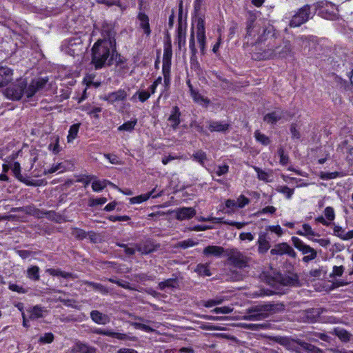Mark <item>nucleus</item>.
Returning <instances> with one entry per match:
<instances>
[{
  "mask_svg": "<svg viewBox=\"0 0 353 353\" xmlns=\"http://www.w3.org/2000/svg\"><path fill=\"white\" fill-rule=\"evenodd\" d=\"M116 52V45L106 40L97 41L92 48L91 63L95 70L111 65Z\"/></svg>",
  "mask_w": 353,
  "mask_h": 353,
  "instance_id": "obj_1",
  "label": "nucleus"
},
{
  "mask_svg": "<svg viewBox=\"0 0 353 353\" xmlns=\"http://www.w3.org/2000/svg\"><path fill=\"white\" fill-rule=\"evenodd\" d=\"M47 82V79L38 78L33 79L27 87L26 82L24 80H20L17 83L8 88L7 94L14 100L21 99L23 95H26L27 98H30L37 92L43 89Z\"/></svg>",
  "mask_w": 353,
  "mask_h": 353,
  "instance_id": "obj_2",
  "label": "nucleus"
},
{
  "mask_svg": "<svg viewBox=\"0 0 353 353\" xmlns=\"http://www.w3.org/2000/svg\"><path fill=\"white\" fill-rule=\"evenodd\" d=\"M292 48L291 43L288 40H283L276 47L271 46L263 54V59L270 58H286L292 55Z\"/></svg>",
  "mask_w": 353,
  "mask_h": 353,
  "instance_id": "obj_3",
  "label": "nucleus"
},
{
  "mask_svg": "<svg viewBox=\"0 0 353 353\" xmlns=\"http://www.w3.org/2000/svg\"><path fill=\"white\" fill-rule=\"evenodd\" d=\"M263 20H257L256 13L249 12L246 23V34L245 38L249 41L252 40V42H255V39L258 37L259 34L261 32V28H263Z\"/></svg>",
  "mask_w": 353,
  "mask_h": 353,
  "instance_id": "obj_4",
  "label": "nucleus"
},
{
  "mask_svg": "<svg viewBox=\"0 0 353 353\" xmlns=\"http://www.w3.org/2000/svg\"><path fill=\"white\" fill-rule=\"evenodd\" d=\"M316 11L311 12V6L305 5L299 8L292 17L289 26L291 28L299 27L306 23L310 19H312L315 14Z\"/></svg>",
  "mask_w": 353,
  "mask_h": 353,
  "instance_id": "obj_5",
  "label": "nucleus"
},
{
  "mask_svg": "<svg viewBox=\"0 0 353 353\" xmlns=\"http://www.w3.org/2000/svg\"><path fill=\"white\" fill-rule=\"evenodd\" d=\"M225 256L236 268H243L248 266L250 259L236 248L227 249Z\"/></svg>",
  "mask_w": 353,
  "mask_h": 353,
  "instance_id": "obj_6",
  "label": "nucleus"
},
{
  "mask_svg": "<svg viewBox=\"0 0 353 353\" xmlns=\"http://www.w3.org/2000/svg\"><path fill=\"white\" fill-rule=\"evenodd\" d=\"M293 245L304 255L303 262L308 263L317 256V252L308 245H306L300 239L296 236L292 237Z\"/></svg>",
  "mask_w": 353,
  "mask_h": 353,
  "instance_id": "obj_7",
  "label": "nucleus"
},
{
  "mask_svg": "<svg viewBox=\"0 0 353 353\" xmlns=\"http://www.w3.org/2000/svg\"><path fill=\"white\" fill-rule=\"evenodd\" d=\"M292 116L288 110L277 107L272 112L265 114L263 117V121L268 124L274 125L280 121H287Z\"/></svg>",
  "mask_w": 353,
  "mask_h": 353,
  "instance_id": "obj_8",
  "label": "nucleus"
},
{
  "mask_svg": "<svg viewBox=\"0 0 353 353\" xmlns=\"http://www.w3.org/2000/svg\"><path fill=\"white\" fill-rule=\"evenodd\" d=\"M319 10V15L326 19H334L336 17L335 6L328 1L317 2L315 11Z\"/></svg>",
  "mask_w": 353,
  "mask_h": 353,
  "instance_id": "obj_9",
  "label": "nucleus"
},
{
  "mask_svg": "<svg viewBox=\"0 0 353 353\" xmlns=\"http://www.w3.org/2000/svg\"><path fill=\"white\" fill-rule=\"evenodd\" d=\"M256 312L265 316V319L270 314H273L281 311H283L285 306L282 303H268L256 305Z\"/></svg>",
  "mask_w": 353,
  "mask_h": 353,
  "instance_id": "obj_10",
  "label": "nucleus"
},
{
  "mask_svg": "<svg viewBox=\"0 0 353 353\" xmlns=\"http://www.w3.org/2000/svg\"><path fill=\"white\" fill-rule=\"evenodd\" d=\"M196 38L201 52L204 54L205 50V21L202 17L196 19Z\"/></svg>",
  "mask_w": 353,
  "mask_h": 353,
  "instance_id": "obj_11",
  "label": "nucleus"
},
{
  "mask_svg": "<svg viewBox=\"0 0 353 353\" xmlns=\"http://www.w3.org/2000/svg\"><path fill=\"white\" fill-rule=\"evenodd\" d=\"M276 32L274 26L263 20V28H261L258 37L255 39V43H262L268 39L274 38Z\"/></svg>",
  "mask_w": 353,
  "mask_h": 353,
  "instance_id": "obj_12",
  "label": "nucleus"
},
{
  "mask_svg": "<svg viewBox=\"0 0 353 353\" xmlns=\"http://www.w3.org/2000/svg\"><path fill=\"white\" fill-rule=\"evenodd\" d=\"M272 255H284L286 254L292 258H296V254L294 249L287 243H281L276 244L270 250Z\"/></svg>",
  "mask_w": 353,
  "mask_h": 353,
  "instance_id": "obj_13",
  "label": "nucleus"
},
{
  "mask_svg": "<svg viewBox=\"0 0 353 353\" xmlns=\"http://www.w3.org/2000/svg\"><path fill=\"white\" fill-rule=\"evenodd\" d=\"M128 94L125 90L119 89L117 91L110 92L105 95L103 99L107 101L110 103L123 101L126 99Z\"/></svg>",
  "mask_w": 353,
  "mask_h": 353,
  "instance_id": "obj_14",
  "label": "nucleus"
},
{
  "mask_svg": "<svg viewBox=\"0 0 353 353\" xmlns=\"http://www.w3.org/2000/svg\"><path fill=\"white\" fill-rule=\"evenodd\" d=\"M270 238L268 234L265 232H261L259 234L257 241L258 252L260 254H264L268 252L270 248Z\"/></svg>",
  "mask_w": 353,
  "mask_h": 353,
  "instance_id": "obj_15",
  "label": "nucleus"
},
{
  "mask_svg": "<svg viewBox=\"0 0 353 353\" xmlns=\"http://www.w3.org/2000/svg\"><path fill=\"white\" fill-rule=\"evenodd\" d=\"M172 57V46L170 41H168L164 45L162 70H170Z\"/></svg>",
  "mask_w": 353,
  "mask_h": 353,
  "instance_id": "obj_16",
  "label": "nucleus"
},
{
  "mask_svg": "<svg viewBox=\"0 0 353 353\" xmlns=\"http://www.w3.org/2000/svg\"><path fill=\"white\" fill-rule=\"evenodd\" d=\"M92 332L96 334H101L103 336L114 337L121 341L130 339V337L125 334L115 332L110 330H103L101 328H94L93 330H92Z\"/></svg>",
  "mask_w": 353,
  "mask_h": 353,
  "instance_id": "obj_17",
  "label": "nucleus"
},
{
  "mask_svg": "<svg viewBox=\"0 0 353 353\" xmlns=\"http://www.w3.org/2000/svg\"><path fill=\"white\" fill-rule=\"evenodd\" d=\"M115 34L113 28L111 25H103L101 30L102 39L98 41H111L112 44L116 45Z\"/></svg>",
  "mask_w": 353,
  "mask_h": 353,
  "instance_id": "obj_18",
  "label": "nucleus"
},
{
  "mask_svg": "<svg viewBox=\"0 0 353 353\" xmlns=\"http://www.w3.org/2000/svg\"><path fill=\"white\" fill-rule=\"evenodd\" d=\"M195 214L196 210L193 208L183 207L176 210V219L179 221L190 219Z\"/></svg>",
  "mask_w": 353,
  "mask_h": 353,
  "instance_id": "obj_19",
  "label": "nucleus"
},
{
  "mask_svg": "<svg viewBox=\"0 0 353 353\" xmlns=\"http://www.w3.org/2000/svg\"><path fill=\"white\" fill-rule=\"evenodd\" d=\"M12 70L6 66H0V88L7 85L12 79Z\"/></svg>",
  "mask_w": 353,
  "mask_h": 353,
  "instance_id": "obj_20",
  "label": "nucleus"
},
{
  "mask_svg": "<svg viewBox=\"0 0 353 353\" xmlns=\"http://www.w3.org/2000/svg\"><path fill=\"white\" fill-rule=\"evenodd\" d=\"M225 252L226 250L221 246L208 245L203 249V254L207 256H213L220 257L223 254L225 256Z\"/></svg>",
  "mask_w": 353,
  "mask_h": 353,
  "instance_id": "obj_21",
  "label": "nucleus"
},
{
  "mask_svg": "<svg viewBox=\"0 0 353 353\" xmlns=\"http://www.w3.org/2000/svg\"><path fill=\"white\" fill-rule=\"evenodd\" d=\"M90 318L92 321L99 325H106L110 321V318L107 314H103L99 310H92Z\"/></svg>",
  "mask_w": 353,
  "mask_h": 353,
  "instance_id": "obj_22",
  "label": "nucleus"
},
{
  "mask_svg": "<svg viewBox=\"0 0 353 353\" xmlns=\"http://www.w3.org/2000/svg\"><path fill=\"white\" fill-rule=\"evenodd\" d=\"M180 116L181 112L179 108L177 106H174L172 109L171 114L168 117L170 125L174 130H176L181 123Z\"/></svg>",
  "mask_w": 353,
  "mask_h": 353,
  "instance_id": "obj_23",
  "label": "nucleus"
},
{
  "mask_svg": "<svg viewBox=\"0 0 353 353\" xmlns=\"http://www.w3.org/2000/svg\"><path fill=\"white\" fill-rule=\"evenodd\" d=\"M72 351L74 353H97V350L94 347L79 341L76 343Z\"/></svg>",
  "mask_w": 353,
  "mask_h": 353,
  "instance_id": "obj_24",
  "label": "nucleus"
},
{
  "mask_svg": "<svg viewBox=\"0 0 353 353\" xmlns=\"http://www.w3.org/2000/svg\"><path fill=\"white\" fill-rule=\"evenodd\" d=\"M179 287V281L177 277L170 278L161 281L158 284V288L160 290H164L166 288L168 289H177Z\"/></svg>",
  "mask_w": 353,
  "mask_h": 353,
  "instance_id": "obj_25",
  "label": "nucleus"
},
{
  "mask_svg": "<svg viewBox=\"0 0 353 353\" xmlns=\"http://www.w3.org/2000/svg\"><path fill=\"white\" fill-rule=\"evenodd\" d=\"M265 319V316L256 312V307H252L248 310L246 314L243 316V319L248 321H261Z\"/></svg>",
  "mask_w": 353,
  "mask_h": 353,
  "instance_id": "obj_26",
  "label": "nucleus"
},
{
  "mask_svg": "<svg viewBox=\"0 0 353 353\" xmlns=\"http://www.w3.org/2000/svg\"><path fill=\"white\" fill-rule=\"evenodd\" d=\"M11 170L14 174V176L21 182L24 183L28 185H32L33 183L28 180H26L21 174V165L19 162H14L11 165Z\"/></svg>",
  "mask_w": 353,
  "mask_h": 353,
  "instance_id": "obj_27",
  "label": "nucleus"
},
{
  "mask_svg": "<svg viewBox=\"0 0 353 353\" xmlns=\"http://www.w3.org/2000/svg\"><path fill=\"white\" fill-rule=\"evenodd\" d=\"M137 250L141 254H148L157 250V245H154L150 241H145L143 245H136Z\"/></svg>",
  "mask_w": 353,
  "mask_h": 353,
  "instance_id": "obj_28",
  "label": "nucleus"
},
{
  "mask_svg": "<svg viewBox=\"0 0 353 353\" xmlns=\"http://www.w3.org/2000/svg\"><path fill=\"white\" fill-rule=\"evenodd\" d=\"M138 19L140 21V27L143 30V32L147 36H149L150 34L151 30L148 15L143 12H140L138 14Z\"/></svg>",
  "mask_w": 353,
  "mask_h": 353,
  "instance_id": "obj_29",
  "label": "nucleus"
},
{
  "mask_svg": "<svg viewBox=\"0 0 353 353\" xmlns=\"http://www.w3.org/2000/svg\"><path fill=\"white\" fill-rule=\"evenodd\" d=\"M188 85L190 88V94L192 97L193 98V100L195 102L197 103H203L205 105H208L210 103V100L207 98H204L203 96H202L201 94L199 93L198 91L195 90L192 84L190 83V81L187 82Z\"/></svg>",
  "mask_w": 353,
  "mask_h": 353,
  "instance_id": "obj_30",
  "label": "nucleus"
},
{
  "mask_svg": "<svg viewBox=\"0 0 353 353\" xmlns=\"http://www.w3.org/2000/svg\"><path fill=\"white\" fill-rule=\"evenodd\" d=\"M208 128L211 132H225L229 128V124L224 122L211 121L209 122Z\"/></svg>",
  "mask_w": 353,
  "mask_h": 353,
  "instance_id": "obj_31",
  "label": "nucleus"
},
{
  "mask_svg": "<svg viewBox=\"0 0 353 353\" xmlns=\"http://www.w3.org/2000/svg\"><path fill=\"white\" fill-rule=\"evenodd\" d=\"M333 334L339 337V339L343 342L350 341L352 334L346 330L341 327H336L332 332Z\"/></svg>",
  "mask_w": 353,
  "mask_h": 353,
  "instance_id": "obj_32",
  "label": "nucleus"
},
{
  "mask_svg": "<svg viewBox=\"0 0 353 353\" xmlns=\"http://www.w3.org/2000/svg\"><path fill=\"white\" fill-rule=\"evenodd\" d=\"M47 273L53 276H61L65 279L72 278L74 279V276L70 272H63L60 269L49 268L46 270Z\"/></svg>",
  "mask_w": 353,
  "mask_h": 353,
  "instance_id": "obj_33",
  "label": "nucleus"
},
{
  "mask_svg": "<svg viewBox=\"0 0 353 353\" xmlns=\"http://www.w3.org/2000/svg\"><path fill=\"white\" fill-rule=\"evenodd\" d=\"M43 312H44L43 307L39 306V305L34 306L32 308H31L29 310L30 319L31 320H34V319L41 318V317H43Z\"/></svg>",
  "mask_w": 353,
  "mask_h": 353,
  "instance_id": "obj_34",
  "label": "nucleus"
},
{
  "mask_svg": "<svg viewBox=\"0 0 353 353\" xmlns=\"http://www.w3.org/2000/svg\"><path fill=\"white\" fill-rule=\"evenodd\" d=\"M298 344L301 346V347L305 350H306L308 353H321L322 351L316 347V346L307 343L304 341H299Z\"/></svg>",
  "mask_w": 353,
  "mask_h": 353,
  "instance_id": "obj_35",
  "label": "nucleus"
},
{
  "mask_svg": "<svg viewBox=\"0 0 353 353\" xmlns=\"http://www.w3.org/2000/svg\"><path fill=\"white\" fill-rule=\"evenodd\" d=\"M27 276L31 280L39 281L40 279L39 268L37 265L29 268L27 270Z\"/></svg>",
  "mask_w": 353,
  "mask_h": 353,
  "instance_id": "obj_36",
  "label": "nucleus"
},
{
  "mask_svg": "<svg viewBox=\"0 0 353 353\" xmlns=\"http://www.w3.org/2000/svg\"><path fill=\"white\" fill-rule=\"evenodd\" d=\"M296 234L301 236H319L315 233V232L312 230L311 226L307 223H304L302 225V230L296 232Z\"/></svg>",
  "mask_w": 353,
  "mask_h": 353,
  "instance_id": "obj_37",
  "label": "nucleus"
},
{
  "mask_svg": "<svg viewBox=\"0 0 353 353\" xmlns=\"http://www.w3.org/2000/svg\"><path fill=\"white\" fill-rule=\"evenodd\" d=\"M79 127L80 123H75L70 126L67 137L68 143L73 141L77 138Z\"/></svg>",
  "mask_w": 353,
  "mask_h": 353,
  "instance_id": "obj_38",
  "label": "nucleus"
},
{
  "mask_svg": "<svg viewBox=\"0 0 353 353\" xmlns=\"http://www.w3.org/2000/svg\"><path fill=\"white\" fill-rule=\"evenodd\" d=\"M208 267H209V265L207 263H205V264L199 263L196 265L195 272L201 276H211V272H210Z\"/></svg>",
  "mask_w": 353,
  "mask_h": 353,
  "instance_id": "obj_39",
  "label": "nucleus"
},
{
  "mask_svg": "<svg viewBox=\"0 0 353 353\" xmlns=\"http://www.w3.org/2000/svg\"><path fill=\"white\" fill-rule=\"evenodd\" d=\"M192 158L201 165L204 166L205 161L207 160V154L205 152L200 150L194 153Z\"/></svg>",
  "mask_w": 353,
  "mask_h": 353,
  "instance_id": "obj_40",
  "label": "nucleus"
},
{
  "mask_svg": "<svg viewBox=\"0 0 353 353\" xmlns=\"http://www.w3.org/2000/svg\"><path fill=\"white\" fill-rule=\"evenodd\" d=\"M84 284L86 285L88 287H91L93 288V290L99 291L103 294H107L108 293V290L107 288L101 285V283H94L92 281H84Z\"/></svg>",
  "mask_w": 353,
  "mask_h": 353,
  "instance_id": "obj_41",
  "label": "nucleus"
},
{
  "mask_svg": "<svg viewBox=\"0 0 353 353\" xmlns=\"http://www.w3.org/2000/svg\"><path fill=\"white\" fill-rule=\"evenodd\" d=\"M108 183L117 188V186L115 185H113L111 182L105 180L103 181H94L92 184V188L94 192H100L102 190H103V188L106 186Z\"/></svg>",
  "mask_w": 353,
  "mask_h": 353,
  "instance_id": "obj_42",
  "label": "nucleus"
},
{
  "mask_svg": "<svg viewBox=\"0 0 353 353\" xmlns=\"http://www.w3.org/2000/svg\"><path fill=\"white\" fill-rule=\"evenodd\" d=\"M197 244H198L197 241H194L192 239H188L187 240H184V241L178 242L176 243V245H175V248L186 249L188 248L196 245Z\"/></svg>",
  "mask_w": 353,
  "mask_h": 353,
  "instance_id": "obj_43",
  "label": "nucleus"
},
{
  "mask_svg": "<svg viewBox=\"0 0 353 353\" xmlns=\"http://www.w3.org/2000/svg\"><path fill=\"white\" fill-rule=\"evenodd\" d=\"M137 123V120L135 119L133 121H130L124 123L121 125L118 128V130L119 131H128L131 132L134 130V126Z\"/></svg>",
  "mask_w": 353,
  "mask_h": 353,
  "instance_id": "obj_44",
  "label": "nucleus"
},
{
  "mask_svg": "<svg viewBox=\"0 0 353 353\" xmlns=\"http://www.w3.org/2000/svg\"><path fill=\"white\" fill-rule=\"evenodd\" d=\"M254 137L257 141L261 143L264 145H268L270 142L269 137L264 134L261 133L258 130L254 132Z\"/></svg>",
  "mask_w": 353,
  "mask_h": 353,
  "instance_id": "obj_45",
  "label": "nucleus"
},
{
  "mask_svg": "<svg viewBox=\"0 0 353 353\" xmlns=\"http://www.w3.org/2000/svg\"><path fill=\"white\" fill-rule=\"evenodd\" d=\"M276 191L284 194L288 199H291L292 194H294V189H291L288 186H279L276 188Z\"/></svg>",
  "mask_w": 353,
  "mask_h": 353,
  "instance_id": "obj_46",
  "label": "nucleus"
},
{
  "mask_svg": "<svg viewBox=\"0 0 353 353\" xmlns=\"http://www.w3.org/2000/svg\"><path fill=\"white\" fill-rule=\"evenodd\" d=\"M340 176H341V174L339 172H321L319 174L320 178L323 180H330V179H335Z\"/></svg>",
  "mask_w": 353,
  "mask_h": 353,
  "instance_id": "obj_47",
  "label": "nucleus"
},
{
  "mask_svg": "<svg viewBox=\"0 0 353 353\" xmlns=\"http://www.w3.org/2000/svg\"><path fill=\"white\" fill-rule=\"evenodd\" d=\"M152 194H144L137 196H134L130 199L131 203H141L143 201H147Z\"/></svg>",
  "mask_w": 353,
  "mask_h": 353,
  "instance_id": "obj_48",
  "label": "nucleus"
},
{
  "mask_svg": "<svg viewBox=\"0 0 353 353\" xmlns=\"http://www.w3.org/2000/svg\"><path fill=\"white\" fill-rule=\"evenodd\" d=\"M254 170L257 173V176H258L259 179H260L261 181H266V182L268 181V177L270 175L268 172L263 171L261 168L256 167V166L254 167Z\"/></svg>",
  "mask_w": 353,
  "mask_h": 353,
  "instance_id": "obj_49",
  "label": "nucleus"
},
{
  "mask_svg": "<svg viewBox=\"0 0 353 353\" xmlns=\"http://www.w3.org/2000/svg\"><path fill=\"white\" fill-rule=\"evenodd\" d=\"M177 41L179 48H181L182 46L185 44V33L183 32L181 27L178 28Z\"/></svg>",
  "mask_w": 353,
  "mask_h": 353,
  "instance_id": "obj_50",
  "label": "nucleus"
},
{
  "mask_svg": "<svg viewBox=\"0 0 353 353\" xmlns=\"http://www.w3.org/2000/svg\"><path fill=\"white\" fill-rule=\"evenodd\" d=\"M278 154L280 157V163L285 165L289 161V157L288 154H285L284 149L283 148H280L278 150Z\"/></svg>",
  "mask_w": 353,
  "mask_h": 353,
  "instance_id": "obj_51",
  "label": "nucleus"
},
{
  "mask_svg": "<svg viewBox=\"0 0 353 353\" xmlns=\"http://www.w3.org/2000/svg\"><path fill=\"white\" fill-rule=\"evenodd\" d=\"M132 325L134 326L136 329L141 330L147 332H152L154 330L151 327L141 323L133 322Z\"/></svg>",
  "mask_w": 353,
  "mask_h": 353,
  "instance_id": "obj_52",
  "label": "nucleus"
},
{
  "mask_svg": "<svg viewBox=\"0 0 353 353\" xmlns=\"http://www.w3.org/2000/svg\"><path fill=\"white\" fill-rule=\"evenodd\" d=\"M97 2L99 3L105 4L108 6H112L115 5L121 8L122 10L125 9L122 7V5L120 3V0H97Z\"/></svg>",
  "mask_w": 353,
  "mask_h": 353,
  "instance_id": "obj_53",
  "label": "nucleus"
},
{
  "mask_svg": "<svg viewBox=\"0 0 353 353\" xmlns=\"http://www.w3.org/2000/svg\"><path fill=\"white\" fill-rule=\"evenodd\" d=\"M54 340V335L52 333H45L43 335L41 336L39 338V342L42 343H50Z\"/></svg>",
  "mask_w": 353,
  "mask_h": 353,
  "instance_id": "obj_54",
  "label": "nucleus"
},
{
  "mask_svg": "<svg viewBox=\"0 0 353 353\" xmlns=\"http://www.w3.org/2000/svg\"><path fill=\"white\" fill-rule=\"evenodd\" d=\"M243 327L245 328L253 330V331H258L261 329H264L266 327L265 324L261 323V324H255V323H246L244 324Z\"/></svg>",
  "mask_w": 353,
  "mask_h": 353,
  "instance_id": "obj_55",
  "label": "nucleus"
},
{
  "mask_svg": "<svg viewBox=\"0 0 353 353\" xmlns=\"http://www.w3.org/2000/svg\"><path fill=\"white\" fill-rule=\"evenodd\" d=\"M233 309L228 306L216 307L212 310V312L215 314H230L232 312Z\"/></svg>",
  "mask_w": 353,
  "mask_h": 353,
  "instance_id": "obj_56",
  "label": "nucleus"
},
{
  "mask_svg": "<svg viewBox=\"0 0 353 353\" xmlns=\"http://www.w3.org/2000/svg\"><path fill=\"white\" fill-rule=\"evenodd\" d=\"M189 48L191 51V55H196V49L195 46V39H194V33L192 30L190 34V38L189 41Z\"/></svg>",
  "mask_w": 353,
  "mask_h": 353,
  "instance_id": "obj_57",
  "label": "nucleus"
},
{
  "mask_svg": "<svg viewBox=\"0 0 353 353\" xmlns=\"http://www.w3.org/2000/svg\"><path fill=\"white\" fill-rule=\"evenodd\" d=\"M72 235L77 239L82 240L87 236L85 231L81 229L75 228L72 231Z\"/></svg>",
  "mask_w": 353,
  "mask_h": 353,
  "instance_id": "obj_58",
  "label": "nucleus"
},
{
  "mask_svg": "<svg viewBox=\"0 0 353 353\" xmlns=\"http://www.w3.org/2000/svg\"><path fill=\"white\" fill-rule=\"evenodd\" d=\"M344 272V267L343 265L334 266L332 272L330 274V277L341 276Z\"/></svg>",
  "mask_w": 353,
  "mask_h": 353,
  "instance_id": "obj_59",
  "label": "nucleus"
},
{
  "mask_svg": "<svg viewBox=\"0 0 353 353\" xmlns=\"http://www.w3.org/2000/svg\"><path fill=\"white\" fill-rule=\"evenodd\" d=\"M136 94H138L139 99L141 102H145L151 96V93H150L149 91H146V90L139 91L136 93Z\"/></svg>",
  "mask_w": 353,
  "mask_h": 353,
  "instance_id": "obj_60",
  "label": "nucleus"
},
{
  "mask_svg": "<svg viewBox=\"0 0 353 353\" xmlns=\"http://www.w3.org/2000/svg\"><path fill=\"white\" fill-rule=\"evenodd\" d=\"M324 214L327 219L330 221H333L335 218L334 210L332 207H327L325 209Z\"/></svg>",
  "mask_w": 353,
  "mask_h": 353,
  "instance_id": "obj_61",
  "label": "nucleus"
},
{
  "mask_svg": "<svg viewBox=\"0 0 353 353\" xmlns=\"http://www.w3.org/2000/svg\"><path fill=\"white\" fill-rule=\"evenodd\" d=\"M229 171V166L228 165H219L217 167V169L214 171V173L217 176H222L225 174Z\"/></svg>",
  "mask_w": 353,
  "mask_h": 353,
  "instance_id": "obj_62",
  "label": "nucleus"
},
{
  "mask_svg": "<svg viewBox=\"0 0 353 353\" xmlns=\"http://www.w3.org/2000/svg\"><path fill=\"white\" fill-rule=\"evenodd\" d=\"M8 288L12 291L17 292L20 294H25L27 292V290L23 288L14 283H10Z\"/></svg>",
  "mask_w": 353,
  "mask_h": 353,
  "instance_id": "obj_63",
  "label": "nucleus"
},
{
  "mask_svg": "<svg viewBox=\"0 0 353 353\" xmlns=\"http://www.w3.org/2000/svg\"><path fill=\"white\" fill-rule=\"evenodd\" d=\"M249 199L243 195H241L236 201V205L239 208H242L245 205L248 204Z\"/></svg>",
  "mask_w": 353,
  "mask_h": 353,
  "instance_id": "obj_64",
  "label": "nucleus"
}]
</instances>
